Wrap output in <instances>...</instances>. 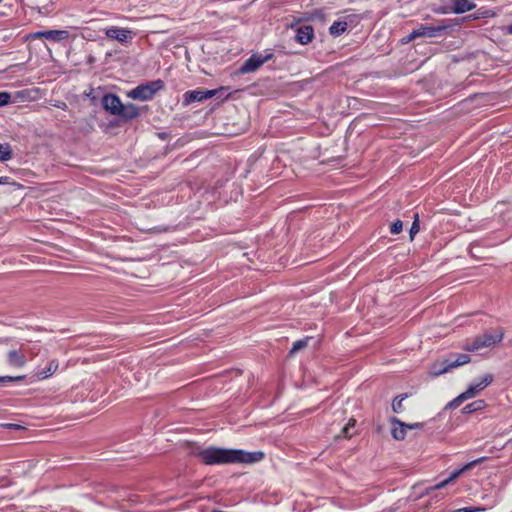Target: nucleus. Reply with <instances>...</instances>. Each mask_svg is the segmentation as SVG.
Segmentation results:
<instances>
[{"label":"nucleus","instance_id":"1","mask_svg":"<svg viewBox=\"0 0 512 512\" xmlns=\"http://www.w3.org/2000/svg\"><path fill=\"white\" fill-rule=\"evenodd\" d=\"M196 455L206 465L245 463L252 464L263 459L264 453L261 451L247 452L238 449H224L217 447H208L196 452Z\"/></svg>","mask_w":512,"mask_h":512},{"label":"nucleus","instance_id":"2","mask_svg":"<svg viewBox=\"0 0 512 512\" xmlns=\"http://www.w3.org/2000/svg\"><path fill=\"white\" fill-rule=\"evenodd\" d=\"M164 88V82L160 79L138 85L128 92V97L140 101L151 100L154 95Z\"/></svg>","mask_w":512,"mask_h":512},{"label":"nucleus","instance_id":"3","mask_svg":"<svg viewBox=\"0 0 512 512\" xmlns=\"http://www.w3.org/2000/svg\"><path fill=\"white\" fill-rule=\"evenodd\" d=\"M503 336L504 334L501 330H496L492 333H484L477 336L473 341L468 342L464 348L467 351H478L483 348L492 347L501 342Z\"/></svg>","mask_w":512,"mask_h":512},{"label":"nucleus","instance_id":"4","mask_svg":"<svg viewBox=\"0 0 512 512\" xmlns=\"http://www.w3.org/2000/svg\"><path fill=\"white\" fill-rule=\"evenodd\" d=\"M493 381L492 374H485L481 376L479 379L475 380L473 383L469 385L466 391L462 393V399H471L477 396L481 391H483L487 386H489Z\"/></svg>","mask_w":512,"mask_h":512},{"label":"nucleus","instance_id":"5","mask_svg":"<svg viewBox=\"0 0 512 512\" xmlns=\"http://www.w3.org/2000/svg\"><path fill=\"white\" fill-rule=\"evenodd\" d=\"M273 57L272 53H267L265 55L256 53L251 55L241 66L240 72L251 73L259 69L264 63L269 61Z\"/></svg>","mask_w":512,"mask_h":512},{"label":"nucleus","instance_id":"6","mask_svg":"<svg viewBox=\"0 0 512 512\" xmlns=\"http://www.w3.org/2000/svg\"><path fill=\"white\" fill-rule=\"evenodd\" d=\"M470 361L471 359L467 354H451L448 358H446V364L443 367V369L438 370L437 366L435 367L434 374L442 375L444 373H447L451 369L465 365Z\"/></svg>","mask_w":512,"mask_h":512},{"label":"nucleus","instance_id":"7","mask_svg":"<svg viewBox=\"0 0 512 512\" xmlns=\"http://www.w3.org/2000/svg\"><path fill=\"white\" fill-rule=\"evenodd\" d=\"M6 362L10 367L22 368L25 366L27 360L24 353L23 345L19 347H12L6 354Z\"/></svg>","mask_w":512,"mask_h":512},{"label":"nucleus","instance_id":"8","mask_svg":"<svg viewBox=\"0 0 512 512\" xmlns=\"http://www.w3.org/2000/svg\"><path fill=\"white\" fill-rule=\"evenodd\" d=\"M32 38H45L52 42H62L68 40L70 37V33L68 30H45V31H37L31 34Z\"/></svg>","mask_w":512,"mask_h":512},{"label":"nucleus","instance_id":"9","mask_svg":"<svg viewBox=\"0 0 512 512\" xmlns=\"http://www.w3.org/2000/svg\"><path fill=\"white\" fill-rule=\"evenodd\" d=\"M105 35L110 39L125 43L133 39L134 32L126 28L112 26L105 30Z\"/></svg>","mask_w":512,"mask_h":512},{"label":"nucleus","instance_id":"10","mask_svg":"<svg viewBox=\"0 0 512 512\" xmlns=\"http://www.w3.org/2000/svg\"><path fill=\"white\" fill-rule=\"evenodd\" d=\"M445 29V26H421L411 32L409 35V40H413L418 37H436L440 35Z\"/></svg>","mask_w":512,"mask_h":512},{"label":"nucleus","instance_id":"11","mask_svg":"<svg viewBox=\"0 0 512 512\" xmlns=\"http://www.w3.org/2000/svg\"><path fill=\"white\" fill-rule=\"evenodd\" d=\"M217 93V90H192L184 94V103L190 104L193 102L203 101L204 99L212 98Z\"/></svg>","mask_w":512,"mask_h":512},{"label":"nucleus","instance_id":"12","mask_svg":"<svg viewBox=\"0 0 512 512\" xmlns=\"http://www.w3.org/2000/svg\"><path fill=\"white\" fill-rule=\"evenodd\" d=\"M314 30L310 25H301L295 28V40L301 45H306L312 41Z\"/></svg>","mask_w":512,"mask_h":512},{"label":"nucleus","instance_id":"13","mask_svg":"<svg viewBox=\"0 0 512 512\" xmlns=\"http://www.w3.org/2000/svg\"><path fill=\"white\" fill-rule=\"evenodd\" d=\"M103 107L106 111L112 115H118L122 108V102L120 98L114 94H107L102 99Z\"/></svg>","mask_w":512,"mask_h":512},{"label":"nucleus","instance_id":"14","mask_svg":"<svg viewBox=\"0 0 512 512\" xmlns=\"http://www.w3.org/2000/svg\"><path fill=\"white\" fill-rule=\"evenodd\" d=\"M390 423L393 425L391 430L392 436L395 440H403L406 437L408 424L400 421L396 417L390 419Z\"/></svg>","mask_w":512,"mask_h":512},{"label":"nucleus","instance_id":"15","mask_svg":"<svg viewBox=\"0 0 512 512\" xmlns=\"http://www.w3.org/2000/svg\"><path fill=\"white\" fill-rule=\"evenodd\" d=\"M451 9L455 14H462L473 10L476 5L470 0H451Z\"/></svg>","mask_w":512,"mask_h":512},{"label":"nucleus","instance_id":"16","mask_svg":"<svg viewBox=\"0 0 512 512\" xmlns=\"http://www.w3.org/2000/svg\"><path fill=\"white\" fill-rule=\"evenodd\" d=\"M349 17H345L341 20L335 21L329 28V32L333 36H340L342 35L348 27V19Z\"/></svg>","mask_w":512,"mask_h":512},{"label":"nucleus","instance_id":"17","mask_svg":"<svg viewBox=\"0 0 512 512\" xmlns=\"http://www.w3.org/2000/svg\"><path fill=\"white\" fill-rule=\"evenodd\" d=\"M139 111L138 108L133 104H123L118 116H121L126 119H134L138 116Z\"/></svg>","mask_w":512,"mask_h":512},{"label":"nucleus","instance_id":"18","mask_svg":"<svg viewBox=\"0 0 512 512\" xmlns=\"http://www.w3.org/2000/svg\"><path fill=\"white\" fill-rule=\"evenodd\" d=\"M58 367H59L58 361L53 359L49 362L46 369L37 372V376L39 379H46V378L50 377L53 373H55L57 371Z\"/></svg>","mask_w":512,"mask_h":512},{"label":"nucleus","instance_id":"19","mask_svg":"<svg viewBox=\"0 0 512 512\" xmlns=\"http://www.w3.org/2000/svg\"><path fill=\"white\" fill-rule=\"evenodd\" d=\"M486 407V403L484 400H476L463 408V413L470 414L476 411L483 410Z\"/></svg>","mask_w":512,"mask_h":512},{"label":"nucleus","instance_id":"20","mask_svg":"<svg viewBox=\"0 0 512 512\" xmlns=\"http://www.w3.org/2000/svg\"><path fill=\"white\" fill-rule=\"evenodd\" d=\"M12 151L10 145L0 143V161L5 162L11 159Z\"/></svg>","mask_w":512,"mask_h":512},{"label":"nucleus","instance_id":"21","mask_svg":"<svg viewBox=\"0 0 512 512\" xmlns=\"http://www.w3.org/2000/svg\"><path fill=\"white\" fill-rule=\"evenodd\" d=\"M311 338L307 337L305 339H301V340H298L296 341L291 350H290V354L293 355L297 352H299L300 350L304 349L305 347H307L308 345V341L310 340Z\"/></svg>","mask_w":512,"mask_h":512},{"label":"nucleus","instance_id":"22","mask_svg":"<svg viewBox=\"0 0 512 512\" xmlns=\"http://www.w3.org/2000/svg\"><path fill=\"white\" fill-rule=\"evenodd\" d=\"M419 230H420V226H419V215H418V213H416V214L414 215V221H413V223H412V226H411V228H410V232H409L411 240H412V239L414 238V236L419 232Z\"/></svg>","mask_w":512,"mask_h":512},{"label":"nucleus","instance_id":"23","mask_svg":"<svg viewBox=\"0 0 512 512\" xmlns=\"http://www.w3.org/2000/svg\"><path fill=\"white\" fill-rule=\"evenodd\" d=\"M404 400V396H398L394 399L393 403H392V409L395 413H400L403 411L404 407H403V402Z\"/></svg>","mask_w":512,"mask_h":512},{"label":"nucleus","instance_id":"24","mask_svg":"<svg viewBox=\"0 0 512 512\" xmlns=\"http://www.w3.org/2000/svg\"><path fill=\"white\" fill-rule=\"evenodd\" d=\"M355 419H350L349 422L342 429V436L345 438H350L352 434L350 433V429L355 426Z\"/></svg>","mask_w":512,"mask_h":512},{"label":"nucleus","instance_id":"25","mask_svg":"<svg viewBox=\"0 0 512 512\" xmlns=\"http://www.w3.org/2000/svg\"><path fill=\"white\" fill-rule=\"evenodd\" d=\"M25 379L24 375L21 376H0V383L4 382H20Z\"/></svg>","mask_w":512,"mask_h":512},{"label":"nucleus","instance_id":"26","mask_svg":"<svg viewBox=\"0 0 512 512\" xmlns=\"http://www.w3.org/2000/svg\"><path fill=\"white\" fill-rule=\"evenodd\" d=\"M402 229H403V223H402V221L397 220V221H395V222L391 225V227H390V232H391L392 234H399V233L402 231Z\"/></svg>","mask_w":512,"mask_h":512},{"label":"nucleus","instance_id":"27","mask_svg":"<svg viewBox=\"0 0 512 512\" xmlns=\"http://www.w3.org/2000/svg\"><path fill=\"white\" fill-rule=\"evenodd\" d=\"M445 364H446V359H445V360H443V361H437V362H435V363L431 366V368H430V371H429L430 375H431V376H433V377H436L437 375H435V374H434L435 367L437 366V369H438V370H441V369H443V367L445 366Z\"/></svg>","mask_w":512,"mask_h":512},{"label":"nucleus","instance_id":"28","mask_svg":"<svg viewBox=\"0 0 512 512\" xmlns=\"http://www.w3.org/2000/svg\"><path fill=\"white\" fill-rule=\"evenodd\" d=\"M465 471H467V469H464V466H463L461 469L452 472L450 474V476L447 478V480L449 481V483H451L454 480H456L458 477H460Z\"/></svg>","mask_w":512,"mask_h":512},{"label":"nucleus","instance_id":"29","mask_svg":"<svg viewBox=\"0 0 512 512\" xmlns=\"http://www.w3.org/2000/svg\"><path fill=\"white\" fill-rule=\"evenodd\" d=\"M462 393L458 395L455 399H453L451 402L448 403V408H456L458 407L463 401H466L467 399H462Z\"/></svg>","mask_w":512,"mask_h":512},{"label":"nucleus","instance_id":"30","mask_svg":"<svg viewBox=\"0 0 512 512\" xmlns=\"http://www.w3.org/2000/svg\"><path fill=\"white\" fill-rule=\"evenodd\" d=\"M11 95L8 92H0V107L10 102Z\"/></svg>","mask_w":512,"mask_h":512},{"label":"nucleus","instance_id":"31","mask_svg":"<svg viewBox=\"0 0 512 512\" xmlns=\"http://www.w3.org/2000/svg\"><path fill=\"white\" fill-rule=\"evenodd\" d=\"M485 459H486L485 457H481V458H478L476 460H473V461L465 464L464 465V469H467V471H468V470L472 469L474 466H476L477 464L482 463L483 461H485Z\"/></svg>","mask_w":512,"mask_h":512},{"label":"nucleus","instance_id":"32","mask_svg":"<svg viewBox=\"0 0 512 512\" xmlns=\"http://www.w3.org/2000/svg\"><path fill=\"white\" fill-rule=\"evenodd\" d=\"M482 508H473V507H463L456 510H453L452 512H478L482 511Z\"/></svg>","mask_w":512,"mask_h":512},{"label":"nucleus","instance_id":"33","mask_svg":"<svg viewBox=\"0 0 512 512\" xmlns=\"http://www.w3.org/2000/svg\"><path fill=\"white\" fill-rule=\"evenodd\" d=\"M449 483V481L447 479L439 482L438 484L434 485L433 487L430 488V490H439V489H442L444 487H446Z\"/></svg>","mask_w":512,"mask_h":512},{"label":"nucleus","instance_id":"34","mask_svg":"<svg viewBox=\"0 0 512 512\" xmlns=\"http://www.w3.org/2000/svg\"><path fill=\"white\" fill-rule=\"evenodd\" d=\"M53 105L55 107H57V108L62 109V110H66L68 108L67 104L65 102H62V101H56Z\"/></svg>","mask_w":512,"mask_h":512},{"label":"nucleus","instance_id":"35","mask_svg":"<svg viewBox=\"0 0 512 512\" xmlns=\"http://www.w3.org/2000/svg\"><path fill=\"white\" fill-rule=\"evenodd\" d=\"M407 427V430L408 429H421L423 427V424L422 423H413V424H408Z\"/></svg>","mask_w":512,"mask_h":512},{"label":"nucleus","instance_id":"36","mask_svg":"<svg viewBox=\"0 0 512 512\" xmlns=\"http://www.w3.org/2000/svg\"><path fill=\"white\" fill-rule=\"evenodd\" d=\"M8 182L7 177H0V184H6Z\"/></svg>","mask_w":512,"mask_h":512},{"label":"nucleus","instance_id":"37","mask_svg":"<svg viewBox=\"0 0 512 512\" xmlns=\"http://www.w3.org/2000/svg\"><path fill=\"white\" fill-rule=\"evenodd\" d=\"M507 33L512 34V23L509 26H507Z\"/></svg>","mask_w":512,"mask_h":512},{"label":"nucleus","instance_id":"38","mask_svg":"<svg viewBox=\"0 0 512 512\" xmlns=\"http://www.w3.org/2000/svg\"><path fill=\"white\" fill-rule=\"evenodd\" d=\"M6 341H7V339H4V340L0 339V343L6 342Z\"/></svg>","mask_w":512,"mask_h":512},{"label":"nucleus","instance_id":"39","mask_svg":"<svg viewBox=\"0 0 512 512\" xmlns=\"http://www.w3.org/2000/svg\"><path fill=\"white\" fill-rule=\"evenodd\" d=\"M508 443H509V444H512V439H510V440L508 441Z\"/></svg>","mask_w":512,"mask_h":512},{"label":"nucleus","instance_id":"40","mask_svg":"<svg viewBox=\"0 0 512 512\" xmlns=\"http://www.w3.org/2000/svg\"><path fill=\"white\" fill-rule=\"evenodd\" d=\"M2 2V0H0V3Z\"/></svg>","mask_w":512,"mask_h":512}]
</instances>
